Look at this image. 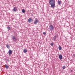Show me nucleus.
<instances>
[{"label":"nucleus","instance_id":"10","mask_svg":"<svg viewBox=\"0 0 75 75\" xmlns=\"http://www.w3.org/2000/svg\"><path fill=\"white\" fill-rule=\"evenodd\" d=\"M27 52V49H24L23 50L24 53H26Z\"/></svg>","mask_w":75,"mask_h":75},{"label":"nucleus","instance_id":"12","mask_svg":"<svg viewBox=\"0 0 75 75\" xmlns=\"http://www.w3.org/2000/svg\"><path fill=\"white\" fill-rule=\"evenodd\" d=\"M58 48L59 50H62V47H61V46H59Z\"/></svg>","mask_w":75,"mask_h":75},{"label":"nucleus","instance_id":"1","mask_svg":"<svg viewBox=\"0 0 75 75\" xmlns=\"http://www.w3.org/2000/svg\"><path fill=\"white\" fill-rule=\"evenodd\" d=\"M49 4L51 5V7L52 8H54L55 6V1L54 0H50L49 2Z\"/></svg>","mask_w":75,"mask_h":75},{"label":"nucleus","instance_id":"20","mask_svg":"<svg viewBox=\"0 0 75 75\" xmlns=\"http://www.w3.org/2000/svg\"><path fill=\"white\" fill-rule=\"evenodd\" d=\"M73 57H74L75 58V54H73Z\"/></svg>","mask_w":75,"mask_h":75},{"label":"nucleus","instance_id":"18","mask_svg":"<svg viewBox=\"0 0 75 75\" xmlns=\"http://www.w3.org/2000/svg\"><path fill=\"white\" fill-rule=\"evenodd\" d=\"M51 45V46H53V45H54V43L53 42H52L51 44H50Z\"/></svg>","mask_w":75,"mask_h":75},{"label":"nucleus","instance_id":"16","mask_svg":"<svg viewBox=\"0 0 75 75\" xmlns=\"http://www.w3.org/2000/svg\"><path fill=\"white\" fill-rule=\"evenodd\" d=\"M7 28L8 30H10V27L8 26V27H7Z\"/></svg>","mask_w":75,"mask_h":75},{"label":"nucleus","instance_id":"3","mask_svg":"<svg viewBox=\"0 0 75 75\" xmlns=\"http://www.w3.org/2000/svg\"><path fill=\"white\" fill-rule=\"evenodd\" d=\"M12 41H15V42L17 41V38L14 36H12Z\"/></svg>","mask_w":75,"mask_h":75},{"label":"nucleus","instance_id":"5","mask_svg":"<svg viewBox=\"0 0 75 75\" xmlns=\"http://www.w3.org/2000/svg\"><path fill=\"white\" fill-rule=\"evenodd\" d=\"M36 20H35V21H34V24H37V23H38V22H39V21H38V19H37V18H36Z\"/></svg>","mask_w":75,"mask_h":75},{"label":"nucleus","instance_id":"9","mask_svg":"<svg viewBox=\"0 0 75 75\" xmlns=\"http://www.w3.org/2000/svg\"><path fill=\"white\" fill-rule=\"evenodd\" d=\"M61 3H62V2L61 1L59 0L58 1V4H59V5H61Z\"/></svg>","mask_w":75,"mask_h":75},{"label":"nucleus","instance_id":"2","mask_svg":"<svg viewBox=\"0 0 75 75\" xmlns=\"http://www.w3.org/2000/svg\"><path fill=\"white\" fill-rule=\"evenodd\" d=\"M54 29V27L52 25H51L49 26V29L50 31H53Z\"/></svg>","mask_w":75,"mask_h":75},{"label":"nucleus","instance_id":"6","mask_svg":"<svg viewBox=\"0 0 75 75\" xmlns=\"http://www.w3.org/2000/svg\"><path fill=\"white\" fill-rule=\"evenodd\" d=\"M17 8L16 7H14L13 9V11H14L16 12L17 11Z\"/></svg>","mask_w":75,"mask_h":75},{"label":"nucleus","instance_id":"11","mask_svg":"<svg viewBox=\"0 0 75 75\" xmlns=\"http://www.w3.org/2000/svg\"><path fill=\"white\" fill-rule=\"evenodd\" d=\"M53 38L54 41H55V40H56V39L57 38V35H55V36H54L53 37Z\"/></svg>","mask_w":75,"mask_h":75},{"label":"nucleus","instance_id":"8","mask_svg":"<svg viewBox=\"0 0 75 75\" xmlns=\"http://www.w3.org/2000/svg\"><path fill=\"white\" fill-rule=\"evenodd\" d=\"M8 53L9 54H12V50H10L8 51Z\"/></svg>","mask_w":75,"mask_h":75},{"label":"nucleus","instance_id":"15","mask_svg":"<svg viewBox=\"0 0 75 75\" xmlns=\"http://www.w3.org/2000/svg\"><path fill=\"white\" fill-rule=\"evenodd\" d=\"M5 67L6 68H8V66L6 64L5 65Z\"/></svg>","mask_w":75,"mask_h":75},{"label":"nucleus","instance_id":"14","mask_svg":"<svg viewBox=\"0 0 75 75\" xmlns=\"http://www.w3.org/2000/svg\"><path fill=\"white\" fill-rule=\"evenodd\" d=\"M6 45V47H7V48H10V45Z\"/></svg>","mask_w":75,"mask_h":75},{"label":"nucleus","instance_id":"19","mask_svg":"<svg viewBox=\"0 0 75 75\" xmlns=\"http://www.w3.org/2000/svg\"><path fill=\"white\" fill-rule=\"evenodd\" d=\"M43 35H45L46 34V33L45 32H44L43 33Z\"/></svg>","mask_w":75,"mask_h":75},{"label":"nucleus","instance_id":"17","mask_svg":"<svg viewBox=\"0 0 75 75\" xmlns=\"http://www.w3.org/2000/svg\"><path fill=\"white\" fill-rule=\"evenodd\" d=\"M65 66H63L62 67L63 69H65Z\"/></svg>","mask_w":75,"mask_h":75},{"label":"nucleus","instance_id":"4","mask_svg":"<svg viewBox=\"0 0 75 75\" xmlns=\"http://www.w3.org/2000/svg\"><path fill=\"white\" fill-rule=\"evenodd\" d=\"M33 21V18H29L28 19V22L29 23H31Z\"/></svg>","mask_w":75,"mask_h":75},{"label":"nucleus","instance_id":"13","mask_svg":"<svg viewBox=\"0 0 75 75\" xmlns=\"http://www.w3.org/2000/svg\"><path fill=\"white\" fill-rule=\"evenodd\" d=\"M22 13H24L25 12V10L24 9H22Z\"/></svg>","mask_w":75,"mask_h":75},{"label":"nucleus","instance_id":"7","mask_svg":"<svg viewBox=\"0 0 75 75\" xmlns=\"http://www.w3.org/2000/svg\"><path fill=\"white\" fill-rule=\"evenodd\" d=\"M59 58L61 60L62 59V55H59Z\"/></svg>","mask_w":75,"mask_h":75}]
</instances>
